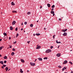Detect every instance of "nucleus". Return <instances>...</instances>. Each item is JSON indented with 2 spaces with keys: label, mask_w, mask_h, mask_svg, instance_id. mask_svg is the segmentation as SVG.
I'll return each mask as SVG.
<instances>
[{
  "label": "nucleus",
  "mask_w": 73,
  "mask_h": 73,
  "mask_svg": "<svg viewBox=\"0 0 73 73\" xmlns=\"http://www.w3.org/2000/svg\"><path fill=\"white\" fill-rule=\"evenodd\" d=\"M52 52V50L50 49H47L46 51V53H50V52Z\"/></svg>",
  "instance_id": "f257e3e1"
},
{
  "label": "nucleus",
  "mask_w": 73,
  "mask_h": 73,
  "mask_svg": "<svg viewBox=\"0 0 73 73\" xmlns=\"http://www.w3.org/2000/svg\"><path fill=\"white\" fill-rule=\"evenodd\" d=\"M30 64L31 66H35V63L30 62Z\"/></svg>",
  "instance_id": "f03ea898"
},
{
  "label": "nucleus",
  "mask_w": 73,
  "mask_h": 73,
  "mask_svg": "<svg viewBox=\"0 0 73 73\" xmlns=\"http://www.w3.org/2000/svg\"><path fill=\"white\" fill-rule=\"evenodd\" d=\"M16 22L15 21H13V22L12 23V25H15V24H16Z\"/></svg>",
  "instance_id": "7ed1b4c3"
},
{
  "label": "nucleus",
  "mask_w": 73,
  "mask_h": 73,
  "mask_svg": "<svg viewBox=\"0 0 73 73\" xmlns=\"http://www.w3.org/2000/svg\"><path fill=\"white\" fill-rule=\"evenodd\" d=\"M40 48H41V46H38L36 47V49H38Z\"/></svg>",
  "instance_id": "20e7f679"
},
{
  "label": "nucleus",
  "mask_w": 73,
  "mask_h": 73,
  "mask_svg": "<svg viewBox=\"0 0 73 73\" xmlns=\"http://www.w3.org/2000/svg\"><path fill=\"white\" fill-rule=\"evenodd\" d=\"M68 61L67 60H65L64 61V62L63 63V64H66L67 63Z\"/></svg>",
  "instance_id": "39448f33"
},
{
  "label": "nucleus",
  "mask_w": 73,
  "mask_h": 73,
  "mask_svg": "<svg viewBox=\"0 0 73 73\" xmlns=\"http://www.w3.org/2000/svg\"><path fill=\"white\" fill-rule=\"evenodd\" d=\"M60 55L61 54L60 53H58L56 54V56H57V57H60Z\"/></svg>",
  "instance_id": "423d86ee"
},
{
  "label": "nucleus",
  "mask_w": 73,
  "mask_h": 73,
  "mask_svg": "<svg viewBox=\"0 0 73 73\" xmlns=\"http://www.w3.org/2000/svg\"><path fill=\"white\" fill-rule=\"evenodd\" d=\"M38 59L39 60V61H42V59L41 58H39Z\"/></svg>",
  "instance_id": "0eeeda50"
},
{
  "label": "nucleus",
  "mask_w": 73,
  "mask_h": 73,
  "mask_svg": "<svg viewBox=\"0 0 73 73\" xmlns=\"http://www.w3.org/2000/svg\"><path fill=\"white\" fill-rule=\"evenodd\" d=\"M63 36H66V35H67V33H64V34H63Z\"/></svg>",
  "instance_id": "6e6552de"
},
{
  "label": "nucleus",
  "mask_w": 73,
  "mask_h": 73,
  "mask_svg": "<svg viewBox=\"0 0 73 73\" xmlns=\"http://www.w3.org/2000/svg\"><path fill=\"white\" fill-rule=\"evenodd\" d=\"M66 31H67V29H65V30H62V32H66Z\"/></svg>",
  "instance_id": "1a4fd4ad"
},
{
  "label": "nucleus",
  "mask_w": 73,
  "mask_h": 73,
  "mask_svg": "<svg viewBox=\"0 0 73 73\" xmlns=\"http://www.w3.org/2000/svg\"><path fill=\"white\" fill-rule=\"evenodd\" d=\"M21 62H23V63L24 62V60L23 59H21Z\"/></svg>",
  "instance_id": "9d476101"
},
{
  "label": "nucleus",
  "mask_w": 73,
  "mask_h": 73,
  "mask_svg": "<svg viewBox=\"0 0 73 73\" xmlns=\"http://www.w3.org/2000/svg\"><path fill=\"white\" fill-rule=\"evenodd\" d=\"M0 64H2V65H3V64H4V62L3 61H0Z\"/></svg>",
  "instance_id": "9b49d317"
},
{
  "label": "nucleus",
  "mask_w": 73,
  "mask_h": 73,
  "mask_svg": "<svg viewBox=\"0 0 73 73\" xmlns=\"http://www.w3.org/2000/svg\"><path fill=\"white\" fill-rule=\"evenodd\" d=\"M11 4L12 5H15V3H14V2H11Z\"/></svg>",
  "instance_id": "f8f14e48"
},
{
  "label": "nucleus",
  "mask_w": 73,
  "mask_h": 73,
  "mask_svg": "<svg viewBox=\"0 0 73 73\" xmlns=\"http://www.w3.org/2000/svg\"><path fill=\"white\" fill-rule=\"evenodd\" d=\"M47 5L48 7H49V8L50 7V5L49 3L47 4Z\"/></svg>",
  "instance_id": "ddd939ff"
},
{
  "label": "nucleus",
  "mask_w": 73,
  "mask_h": 73,
  "mask_svg": "<svg viewBox=\"0 0 73 73\" xmlns=\"http://www.w3.org/2000/svg\"><path fill=\"white\" fill-rule=\"evenodd\" d=\"M50 13L51 14H54V11H51L50 12Z\"/></svg>",
  "instance_id": "4468645a"
},
{
  "label": "nucleus",
  "mask_w": 73,
  "mask_h": 73,
  "mask_svg": "<svg viewBox=\"0 0 73 73\" xmlns=\"http://www.w3.org/2000/svg\"><path fill=\"white\" fill-rule=\"evenodd\" d=\"M20 72H21V73H23V71L22 69H20Z\"/></svg>",
  "instance_id": "2eb2a0df"
},
{
  "label": "nucleus",
  "mask_w": 73,
  "mask_h": 73,
  "mask_svg": "<svg viewBox=\"0 0 73 73\" xmlns=\"http://www.w3.org/2000/svg\"><path fill=\"white\" fill-rule=\"evenodd\" d=\"M10 29L11 31H12V30H13V28L12 27V26H11L10 27Z\"/></svg>",
  "instance_id": "dca6fc26"
},
{
  "label": "nucleus",
  "mask_w": 73,
  "mask_h": 73,
  "mask_svg": "<svg viewBox=\"0 0 73 73\" xmlns=\"http://www.w3.org/2000/svg\"><path fill=\"white\" fill-rule=\"evenodd\" d=\"M5 69L6 72H7V70H8V67H6L5 68Z\"/></svg>",
  "instance_id": "f3484780"
},
{
  "label": "nucleus",
  "mask_w": 73,
  "mask_h": 73,
  "mask_svg": "<svg viewBox=\"0 0 73 73\" xmlns=\"http://www.w3.org/2000/svg\"><path fill=\"white\" fill-rule=\"evenodd\" d=\"M36 36H40V33L36 34Z\"/></svg>",
  "instance_id": "a211bd4d"
},
{
  "label": "nucleus",
  "mask_w": 73,
  "mask_h": 73,
  "mask_svg": "<svg viewBox=\"0 0 73 73\" xmlns=\"http://www.w3.org/2000/svg\"><path fill=\"white\" fill-rule=\"evenodd\" d=\"M4 59H7V56H5L4 57Z\"/></svg>",
  "instance_id": "6ab92c4d"
},
{
  "label": "nucleus",
  "mask_w": 73,
  "mask_h": 73,
  "mask_svg": "<svg viewBox=\"0 0 73 73\" xmlns=\"http://www.w3.org/2000/svg\"><path fill=\"white\" fill-rule=\"evenodd\" d=\"M11 56H13L14 55V54H15V53L14 52H12L11 54Z\"/></svg>",
  "instance_id": "aec40b11"
},
{
  "label": "nucleus",
  "mask_w": 73,
  "mask_h": 73,
  "mask_svg": "<svg viewBox=\"0 0 73 73\" xmlns=\"http://www.w3.org/2000/svg\"><path fill=\"white\" fill-rule=\"evenodd\" d=\"M30 27H33V25L32 24H31L30 25Z\"/></svg>",
  "instance_id": "412c9836"
},
{
  "label": "nucleus",
  "mask_w": 73,
  "mask_h": 73,
  "mask_svg": "<svg viewBox=\"0 0 73 73\" xmlns=\"http://www.w3.org/2000/svg\"><path fill=\"white\" fill-rule=\"evenodd\" d=\"M3 48H4V47L3 46L0 47V50H1V49H3Z\"/></svg>",
  "instance_id": "4be33fe9"
},
{
  "label": "nucleus",
  "mask_w": 73,
  "mask_h": 73,
  "mask_svg": "<svg viewBox=\"0 0 73 73\" xmlns=\"http://www.w3.org/2000/svg\"><path fill=\"white\" fill-rule=\"evenodd\" d=\"M3 35H4V36H7V33H3Z\"/></svg>",
  "instance_id": "5701e85b"
},
{
  "label": "nucleus",
  "mask_w": 73,
  "mask_h": 73,
  "mask_svg": "<svg viewBox=\"0 0 73 73\" xmlns=\"http://www.w3.org/2000/svg\"><path fill=\"white\" fill-rule=\"evenodd\" d=\"M27 15H30V14H31V12H27Z\"/></svg>",
  "instance_id": "b1692460"
},
{
  "label": "nucleus",
  "mask_w": 73,
  "mask_h": 73,
  "mask_svg": "<svg viewBox=\"0 0 73 73\" xmlns=\"http://www.w3.org/2000/svg\"><path fill=\"white\" fill-rule=\"evenodd\" d=\"M13 13H17V12L16 11H12Z\"/></svg>",
  "instance_id": "393cba45"
},
{
  "label": "nucleus",
  "mask_w": 73,
  "mask_h": 73,
  "mask_svg": "<svg viewBox=\"0 0 73 73\" xmlns=\"http://www.w3.org/2000/svg\"><path fill=\"white\" fill-rule=\"evenodd\" d=\"M19 36V34L17 33V34L16 35V37L17 38V36Z\"/></svg>",
  "instance_id": "a878e982"
},
{
  "label": "nucleus",
  "mask_w": 73,
  "mask_h": 73,
  "mask_svg": "<svg viewBox=\"0 0 73 73\" xmlns=\"http://www.w3.org/2000/svg\"><path fill=\"white\" fill-rule=\"evenodd\" d=\"M47 58H48L47 57H45L44 58V60H47Z\"/></svg>",
  "instance_id": "bb28decb"
},
{
  "label": "nucleus",
  "mask_w": 73,
  "mask_h": 73,
  "mask_svg": "<svg viewBox=\"0 0 73 73\" xmlns=\"http://www.w3.org/2000/svg\"><path fill=\"white\" fill-rule=\"evenodd\" d=\"M24 24H25V25H27V22H24Z\"/></svg>",
  "instance_id": "cd10ccee"
},
{
  "label": "nucleus",
  "mask_w": 73,
  "mask_h": 73,
  "mask_svg": "<svg viewBox=\"0 0 73 73\" xmlns=\"http://www.w3.org/2000/svg\"><path fill=\"white\" fill-rule=\"evenodd\" d=\"M58 68H62V67L61 66H58Z\"/></svg>",
  "instance_id": "c85d7f7f"
},
{
  "label": "nucleus",
  "mask_w": 73,
  "mask_h": 73,
  "mask_svg": "<svg viewBox=\"0 0 73 73\" xmlns=\"http://www.w3.org/2000/svg\"><path fill=\"white\" fill-rule=\"evenodd\" d=\"M12 50H13V51H15V50H16L15 49V48H13L12 49Z\"/></svg>",
  "instance_id": "c756f323"
},
{
  "label": "nucleus",
  "mask_w": 73,
  "mask_h": 73,
  "mask_svg": "<svg viewBox=\"0 0 73 73\" xmlns=\"http://www.w3.org/2000/svg\"><path fill=\"white\" fill-rule=\"evenodd\" d=\"M55 36H56V35H54L53 36V38H54Z\"/></svg>",
  "instance_id": "7c9ffc66"
},
{
  "label": "nucleus",
  "mask_w": 73,
  "mask_h": 73,
  "mask_svg": "<svg viewBox=\"0 0 73 73\" xmlns=\"http://www.w3.org/2000/svg\"><path fill=\"white\" fill-rule=\"evenodd\" d=\"M4 64H6V63H7V61L6 60L4 61Z\"/></svg>",
  "instance_id": "2f4dec72"
},
{
  "label": "nucleus",
  "mask_w": 73,
  "mask_h": 73,
  "mask_svg": "<svg viewBox=\"0 0 73 73\" xmlns=\"http://www.w3.org/2000/svg\"><path fill=\"white\" fill-rule=\"evenodd\" d=\"M54 7H55V6H54V5H53L52 6V8H54Z\"/></svg>",
  "instance_id": "473e14b6"
},
{
  "label": "nucleus",
  "mask_w": 73,
  "mask_h": 73,
  "mask_svg": "<svg viewBox=\"0 0 73 73\" xmlns=\"http://www.w3.org/2000/svg\"><path fill=\"white\" fill-rule=\"evenodd\" d=\"M3 66V67H5L7 66L6 65H5V64H4Z\"/></svg>",
  "instance_id": "72a5a7b5"
},
{
  "label": "nucleus",
  "mask_w": 73,
  "mask_h": 73,
  "mask_svg": "<svg viewBox=\"0 0 73 73\" xmlns=\"http://www.w3.org/2000/svg\"><path fill=\"white\" fill-rule=\"evenodd\" d=\"M18 28L17 27H16V28L15 29V31H17V29Z\"/></svg>",
  "instance_id": "f704fd0d"
},
{
  "label": "nucleus",
  "mask_w": 73,
  "mask_h": 73,
  "mask_svg": "<svg viewBox=\"0 0 73 73\" xmlns=\"http://www.w3.org/2000/svg\"><path fill=\"white\" fill-rule=\"evenodd\" d=\"M69 63L71 65L72 64V62H69Z\"/></svg>",
  "instance_id": "c9c22d12"
},
{
  "label": "nucleus",
  "mask_w": 73,
  "mask_h": 73,
  "mask_svg": "<svg viewBox=\"0 0 73 73\" xmlns=\"http://www.w3.org/2000/svg\"><path fill=\"white\" fill-rule=\"evenodd\" d=\"M53 48V46H50V48L51 49H52Z\"/></svg>",
  "instance_id": "e433bc0d"
},
{
  "label": "nucleus",
  "mask_w": 73,
  "mask_h": 73,
  "mask_svg": "<svg viewBox=\"0 0 73 73\" xmlns=\"http://www.w3.org/2000/svg\"><path fill=\"white\" fill-rule=\"evenodd\" d=\"M64 70H65V69H66V67H64Z\"/></svg>",
  "instance_id": "4c0bfd02"
},
{
  "label": "nucleus",
  "mask_w": 73,
  "mask_h": 73,
  "mask_svg": "<svg viewBox=\"0 0 73 73\" xmlns=\"http://www.w3.org/2000/svg\"><path fill=\"white\" fill-rule=\"evenodd\" d=\"M59 20L60 21H61V19L59 18Z\"/></svg>",
  "instance_id": "58836bf2"
},
{
  "label": "nucleus",
  "mask_w": 73,
  "mask_h": 73,
  "mask_svg": "<svg viewBox=\"0 0 73 73\" xmlns=\"http://www.w3.org/2000/svg\"><path fill=\"white\" fill-rule=\"evenodd\" d=\"M30 41H28L27 42V43H28V44H29V43H30Z\"/></svg>",
  "instance_id": "ea45409f"
},
{
  "label": "nucleus",
  "mask_w": 73,
  "mask_h": 73,
  "mask_svg": "<svg viewBox=\"0 0 73 73\" xmlns=\"http://www.w3.org/2000/svg\"><path fill=\"white\" fill-rule=\"evenodd\" d=\"M56 43H57V44H58V40H56Z\"/></svg>",
  "instance_id": "a19ab883"
},
{
  "label": "nucleus",
  "mask_w": 73,
  "mask_h": 73,
  "mask_svg": "<svg viewBox=\"0 0 73 73\" xmlns=\"http://www.w3.org/2000/svg\"><path fill=\"white\" fill-rule=\"evenodd\" d=\"M9 46L10 48H12V46L9 45Z\"/></svg>",
  "instance_id": "79ce46f5"
},
{
  "label": "nucleus",
  "mask_w": 73,
  "mask_h": 73,
  "mask_svg": "<svg viewBox=\"0 0 73 73\" xmlns=\"http://www.w3.org/2000/svg\"><path fill=\"white\" fill-rule=\"evenodd\" d=\"M64 70L65 69L64 68H63L62 69V71L63 72V71H64Z\"/></svg>",
  "instance_id": "37998d69"
},
{
  "label": "nucleus",
  "mask_w": 73,
  "mask_h": 73,
  "mask_svg": "<svg viewBox=\"0 0 73 73\" xmlns=\"http://www.w3.org/2000/svg\"><path fill=\"white\" fill-rule=\"evenodd\" d=\"M1 68H2L3 69H4V66H2V67H1Z\"/></svg>",
  "instance_id": "c03bdc74"
},
{
  "label": "nucleus",
  "mask_w": 73,
  "mask_h": 73,
  "mask_svg": "<svg viewBox=\"0 0 73 73\" xmlns=\"http://www.w3.org/2000/svg\"><path fill=\"white\" fill-rule=\"evenodd\" d=\"M54 10V8H53L52 9V11H53Z\"/></svg>",
  "instance_id": "a18cd8bd"
},
{
  "label": "nucleus",
  "mask_w": 73,
  "mask_h": 73,
  "mask_svg": "<svg viewBox=\"0 0 73 73\" xmlns=\"http://www.w3.org/2000/svg\"><path fill=\"white\" fill-rule=\"evenodd\" d=\"M60 43H61V42H58V44H60Z\"/></svg>",
  "instance_id": "49530a36"
},
{
  "label": "nucleus",
  "mask_w": 73,
  "mask_h": 73,
  "mask_svg": "<svg viewBox=\"0 0 73 73\" xmlns=\"http://www.w3.org/2000/svg\"><path fill=\"white\" fill-rule=\"evenodd\" d=\"M15 44H16V41H15V42H14V44H15Z\"/></svg>",
  "instance_id": "de8ad7c7"
},
{
  "label": "nucleus",
  "mask_w": 73,
  "mask_h": 73,
  "mask_svg": "<svg viewBox=\"0 0 73 73\" xmlns=\"http://www.w3.org/2000/svg\"><path fill=\"white\" fill-rule=\"evenodd\" d=\"M11 37H9V40H11Z\"/></svg>",
  "instance_id": "09e8293b"
},
{
  "label": "nucleus",
  "mask_w": 73,
  "mask_h": 73,
  "mask_svg": "<svg viewBox=\"0 0 73 73\" xmlns=\"http://www.w3.org/2000/svg\"><path fill=\"white\" fill-rule=\"evenodd\" d=\"M55 15V14L54 13L53 14V16H54V15Z\"/></svg>",
  "instance_id": "8fccbe9b"
},
{
  "label": "nucleus",
  "mask_w": 73,
  "mask_h": 73,
  "mask_svg": "<svg viewBox=\"0 0 73 73\" xmlns=\"http://www.w3.org/2000/svg\"><path fill=\"white\" fill-rule=\"evenodd\" d=\"M40 9H41V8H42V6H41L40 7Z\"/></svg>",
  "instance_id": "3c124183"
},
{
  "label": "nucleus",
  "mask_w": 73,
  "mask_h": 73,
  "mask_svg": "<svg viewBox=\"0 0 73 73\" xmlns=\"http://www.w3.org/2000/svg\"><path fill=\"white\" fill-rule=\"evenodd\" d=\"M1 40H2V39H0V41H1Z\"/></svg>",
  "instance_id": "603ef678"
},
{
  "label": "nucleus",
  "mask_w": 73,
  "mask_h": 73,
  "mask_svg": "<svg viewBox=\"0 0 73 73\" xmlns=\"http://www.w3.org/2000/svg\"><path fill=\"white\" fill-rule=\"evenodd\" d=\"M21 25H23V23H21Z\"/></svg>",
  "instance_id": "864d4df0"
},
{
  "label": "nucleus",
  "mask_w": 73,
  "mask_h": 73,
  "mask_svg": "<svg viewBox=\"0 0 73 73\" xmlns=\"http://www.w3.org/2000/svg\"><path fill=\"white\" fill-rule=\"evenodd\" d=\"M35 35H36V34H33V36H35Z\"/></svg>",
  "instance_id": "5fc2aeb1"
},
{
  "label": "nucleus",
  "mask_w": 73,
  "mask_h": 73,
  "mask_svg": "<svg viewBox=\"0 0 73 73\" xmlns=\"http://www.w3.org/2000/svg\"><path fill=\"white\" fill-rule=\"evenodd\" d=\"M44 30H46V29L45 27L44 28Z\"/></svg>",
  "instance_id": "6e6d98bb"
},
{
  "label": "nucleus",
  "mask_w": 73,
  "mask_h": 73,
  "mask_svg": "<svg viewBox=\"0 0 73 73\" xmlns=\"http://www.w3.org/2000/svg\"><path fill=\"white\" fill-rule=\"evenodd\" d=\"M21 31H23V29H21Z\"/></svg>",
  "instance_id": "4d7b16f0"
},
{
  "label": "nucleus",
  "mask_w": 73,
  "mask_h": 73,
  "mask_svg": "<svg viewBox=\"0 0 73 73\" xmlns=\"http://www.w3.org/2000/svg\"><path fill=\"white\" fill-rule=\"evenodd\" d=\"M36 60H37V59H35V62H36Z\"/></svg>",
  "instance_id": "13d9d810"
},
{
  "label": "nucleus",
  "mask_w": 73,
  "mask_h": 73,
  "mask_svg": "<svg viewBox=\"0 0 73 73\" xmlns=\"http://www.w3.org/2000/svg\"><path fill=\"white\" fill-rule=\"evenodd\" d=\"M27 72H29V70H27Z\"/></svg>",
  "instance_id": "bf43d9fd"
},
{
  "label": "nucleus",
  "mask_w": 73,
  "mask_h": 73,
  "mask_svg": "<svg viewBox=\"0 0 73 73\" xmlns=\"http://www.w3.org/2000/svg\"><path fill=\"white\" fill-rule=\"evenodd\" d=\"M0 57H1V55L0 54Z\"/></svg>",
  "instance_id": "052dcab7"
},
{
  "label": "nucleus",
  "mask_w": 73,
  "mask_h": 73,
  "mask_svg": "<svg viewBox=\"0 0 73 73\" xmlns=\"http://www.w3.org/2000/svg\"><path fill=\"white\" fill-rule=\"evenodd\" d=\"M11 70V68H10V69L8 70V71H9V70Z\"/></svg>",
  "instance_id": "680f3d73"
},
{
  "label": "nucleus",
  "mask_w": 73,
  "mask_h": 73,
  "mask_svg": "<svg viewBox=\"0 0 73 73\" xmlns=\"http://www.w3.org/2000/svg\"><path fill=\"white\" fill-rule=\"evenodd\" d=\"M38 21H37V23H38Z\"/></svg>",
  "instance_id": "e2e57ef3"
},
{
  "label": "nucleus",
  "mask_w": 73,
  "mask_h": 73,
  "mask_svg": "<svg viewBox=\"0 0 73 73\" xmlns=\"http://www.w3.org/2000/svg\"><path fill=\"white\" fill-rule=\"evenodd\" d=\"M24 32H25V31H24Z\"/></svg>",
  "instance_id": "0e129e2a"
},
{
  "label": "nucleus",
  "mask_w": 73,
  "mask_h": 73,
  "mask_svg": "<svg viewBox=\"0 0 73 73\" xmlns=\"http://www.w3.org/2000/svg\"><path fill=\"white\" fill-rule=\"evenodd\" d=\"M71 51H72V50H70V51L71 52Z\"/></svg>",
  "instance_id": "69168bd1"
},
{
  "label": "nucleus",
  "mask_w": 73,
  "mask_h": 73,
  "mask_svg": "<svg viewBox=\"0 0 73 73\" xmlns=\"http://www.w3.org/2000/svg\"><path fill=\"white\" fill-rule=\"evenodd\" d=\"M58 48H59V47L58 46Z\"/></svg>",
  "instance_id": "338daca9"
},
{
  "label": "nucleus",
  "mask_w": 73,
  "mask_h": 73,
  "mask_svg": "<svg viewBox=\"0 0 73 73\" xmlns=\"http://www.w3.org/2000/svg\"><path fill=\"white\" fill-rule=\"evenodd\" d=\"M58 71V70H56V71Z\"/></svg>",
  "instance_id": "774afa93"
}]
</instances>
